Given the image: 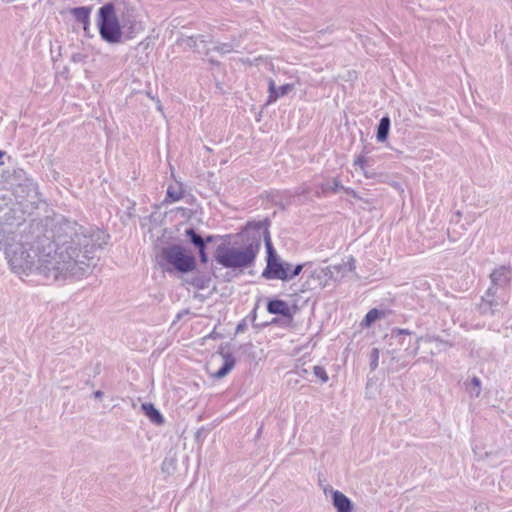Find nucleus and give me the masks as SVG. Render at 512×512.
I'll list each match as a JSON object with an SVG mask.
<instances>
[{
	"label": "nucleus",
	"instance_id": "nucleus-1",
	"mask_svg": "<svg viewBox=\"0 0 512 512\" xmlns=\"http://www.w3.org/2000/svg\"><path fill=\"white\" fill-rule=\"evenodd\" d=\"M39 223L31 226L15 246L5 251L16 273L38 275L47 284L66 279H81L90 272L92 254L106 244L103 231H90L74 220L62 218L42 235Z\"/></svg>",
	"mask_w": 512,
	"mask_h": 512
},
{
	"label": "nucleus",
	"instance_id": "nucleus-2",
	"mask_svg": "<svg viewBox=\"0 0 512 512\" xmlns=\"http://www.w3.org/2000/svg\"><path fill=\"white\" fill-rule=\"evenodd\" d=\"M271 221L265 218L261 221H249L246 223L240 236L244 247L242 249L228 246L226 243L217 245L213 257L217 264L228 269H244L254 265L261 248L262 239L266 248V262L279 258L274 249L269 227Z\"/></svg>",
	"mask_w": 512,
	"mask_h": 512
},
{
	"label": "nucleus",
	"instance_id": "nucleus-3",
	"mask_svg": "<svg viewBox=\"0 0 512 512\" xmlns=\"http://www.w3.org/2000/svg\"><path fill=\"white\" fill-rule=\"evenodd\" d=\"M157 263L164 272L168 273L175 271L188 274L197 269L195 255L185 246L176 243L161 248L157 255Z\"/></svg>",
	"mask_w": 512,
	"mask_h": 512
},
{
	"label": "nucleus",
	"instance_id": "nucleus-4",
	"mask_svg": "<svg viewBox=\"0 0 512 512\" xmlns=\"http://www.w3.org/2000/svg\"><path fill=\"white\" fill-rule=\"evenodd\" d=\"M31 226H36V224L28 223L22 210L9 209L0 218V250L5 252L15 246L20 236L28 234Z\"/></svg>",
	"mask_w": 512,
	"mask_h": 512
},
{
	"label": "nucleus",
	"instance_id": "nucleus-5",
	"mask_svg": "<svg viewBox=\"0 0 512 512\" xmlns=\"http://www.w3.org/2000/svg\"><path fill=\"white\" fill-rule=\"evenodd\" d=\"M97 26L101 39L108 44H118L124 38L122 26L116 15L113 2H108L98 10Z\"/></svg>",
	"mask_w": 512,
	"mask_h": 512
},
{
	"label": "nucleus",
	"instance_id": "nucleus-6",
	"mask_svg": "<svg viewBox=\"0 0 512 512\" xmlns=\"http://www.w3.org/2000/svg\"><path fill=\"white\" fill-rule=\"evenodd\" d=\"M118 19L122 26L125 40H131L144 31V25L139 19L138 11L134 6L125 4L120 11Z\"/></svg>",
	"mask_w": 512,
	"mask_h": 512
},
{
	"label": "nucleus",
	"instance_id": "nucleus-7",
	"mask_svg": "<svg viewBox=\"0 0 512 512\" xmlns=\"http://www.w3.org/2000/svg\"><path fill=\"white\" fill-rule=\"evenodd\" d=\"M504 304L505 299L498 295V290H495V287H489L481 298L479 311L483 315H494Z\"/></svg>",
	"mask_w": 512,
	"mask_h": 512
},
{
	"label": "nucleus",
	"instance_id": "nucleus-8",
	"mask_svg": "<svg viewBox=\"0 0 512 512\" xmlns=\"http://www.w3.org/2000/svg\"><path fill=\"white\" fill-rule=\"evenodd\" d=\"M184 236L187 239V243H195V239L199 241V239L204 243V247L207 248L208 244L214 243L222 240V243H226L229 245L230 235H202L196 228L189 227L185 229Z\"/></svg>",
	"mask_w": 512,
	"mask_h": 512
},
{
	"label": "nucleus",
	"instance_id": "nucleus-9",
	"mask_svg": "<svg viewBox=\"0 0 512 512\" xmlns=\"http://www.w3.org/2000/svg\"><path fill=\"white\" fill-rule=\"evenodd\" d=\"M490 280V287H495V290L506 288L512 281V267L502 265L495 268L490 274Z\"/></svg>",
	"mask_w": 512,
	"mask_h": 512
},
{
	"label": "nucleus",
	"instance_id": "nucleus-10",
	"mask_svg": "<svg viewBox=\"0 0 512 512\" xmlns=\"http://www.w3.org/2000/svg\"><path fill=\"white\" fill-rule=\"evenodd\" d=\"M286 262L281 261L280 258L266 262V267L262 271L261 276L267 280L278 279L287 281V271L285 269Z\"/></svg>",
	"mask_w": 512,
	"mask_h": 512
},
{
	"label": "nucleus",
	"instance_id": "nucleus-11",
	"mask_svg": "<svg viewBox=\"0 0 512 512\" xmlns=\"http://www.w3.org/2000/svg\"><path fill=\"white\" fill-rule=\"evenodd\" d=\"M341 188L343 185L339 177L327 178L315 185V195L319 198L328 197L339 192Z\"/></svg>",
	"mask_w": 512,
	"mask_h": 512
},
{
	"label": "nucleus",
	"instance_id": "nucleus-12",
	"mask_svg": "<svg viewBox=\"0 0 512 512\" xmlns=\"http://www.w3.org/2000/svg\"><path fill=\"white\" fill-rule=\"evenodd\" d=\"M267 311L273 315H280L285 319L291 321L293 319V314L288 303L281 299H270L267 302Z\"/></svg>",
	"mask_w": 512,
	"mask_h": 512
},
{
	"label": "nucleus",
	"instance_id": "nucleus-13",
	"mask_svg": "<svg viewBox=\"0 0 512 512\" xmlns=\"http://www.w3.org/2000/svg\"><path fill=\"white\" fill-rule=\"evenodd\" d=\"M294 84L287 83L284 85H281L279 87L276 86L273 79H269L268 81V99L267 104H271L276 102L279 98L287 95L292 90H294Z\"/></svg>",
	"mask_w": 512,
	"mask_h": 512
},
{
	"label": "nucleus",
	"instance_id": "nucleus-14",
	"mask_svg": "<svg viewBox=\"0 0 512 512\" xmlns=\"http://www.w3.org/2000/svg\"><path fill=\"white\" fill-rule=\"evenodd\" d=\"M220 355L223 357L222 366L213 374L214 378L222 379L234 368L236 359L230 352H223V346L220 347Z\"/></svg>",
	"mask_w": 512,
	"mask_h": 512
},
{
	"label": "nucleus",
	"instance_id": "nucleus-15",
	"mask_svg": "<svg viewBox=\"0 0 512 512\" xmlns=\"http://www.w3.org/2000/svg\"><path fill=\"white\" fill-rule=\"evenodd\" d=\"M332 504L337 512H352L353 502L338 490L332 491Z\"/></svg>",
	"mask_w": 512,
	"mask_h": 512
},
{
	"label": "nucleus",
	"instance_id": "nucleus-16",
	"mask_svg": "<svg viewBox=\"0 0 512 512\" xmlns=\"http://www.w3.org/2000/svg\"><path fill=\"white\" fill-rule=\"evenodd\" d=\"M311 277L316 279L320 286L325 287L329 284L330 281H338L339 276L337 274H333L331 269L327 267L315 269Z\"/></svg>",
	"mask_w": 512,
	"mask_h": 512
},
{
	"label": "nucleus",
	"instance_id": "nucleus-17",
	"mask_svg": "<svg viewBox=\"0 0 512 512\" xmlns=\"http://www.w3.org/2000/svg\"><path fill=\"white\" fill-rule=\"evenodd\" d=\"M92 8L88 6L75 7L70 10L72 16L83 25V30H89Z\"/></svg>",
	"mask_w": 512,
	"mask_h": 512
},
{
	"label": "nucleus",
	"instance_id": "nucleus-18",
	"mask_svg": "<svg viewBox=\"0 0 512 512\" xmlns=\"http://www.w3.org/2000/svg\"><path fill=\"white\" fill-rule=\"evenodd\" d=\"M210 42V40L205 39V36L202 34L192 35V36H182L177 40V43L180 45H185L189 49H193L198 53L203 54V50L198 49V43L206 44Z\"/></svg>",
	"mask_w": 512,
	"mask_h": 512
},
{
	"label": "nucleus",
	"instance_id": "nucleus-19",
	"mask_svg": "<svg viewBox=\"0 0 512 512\" xmlns=\"http://www.w3.org/2000/svg\"><path fill=\"white\" fill-rule=\"evenodd\" d=\"M145 416L156 425H162L165 422V418L161 412L155 407L153 403H143L141 406Z\"/></svg>",
	"mask_w": 512,
	"mask_h": 512
},
{
	"label": "nucleus",
	"instance_id": "nucleus-20",
	"mask_svg": "<svg viewBox=\"0 0 512 512\" xmlns=\"http://www.w3.org/2000/svg\"><path fill=\"white\" fill-rule=\"evenodd\" d=\"M185 282L197 290H204L209 287L211 277L207 274H196L190 278H187Z\"/></svg>",
	"mask_w": 512,
	"mask_h": 512
},
{
	"label": "nucleus",
	"instance_id": "nucleus-21",
	"mask_svg": "<svg viewBox=\"0 0 512 512\" xmlns=\"http://www.w3.org/2000/svg\"><path fill=\"white\" fill-rule=\"evenodd\" d=\"M184 197V189L181 183L169 185L166 191L164 203H173L181 200Z\"/></svg>",
	"mask_w": 512,
	"mask_h": 512
},
{
	"label": "nucleus",
	"instance_id": "nucleus-22",
	"mask_svg": "<svg viewBox=\"0 0 512 512\" xmlns=\"http://www.w3.org/2000/svg\"><path fill=\"white\" fill-rule=\"evenodd\" d=\"M391 120L388 115L383 116L377 125L376 139L378 142H385L389 136Z\"/></svg>",
	"mask_w": 512,
	"mask_h": 512
},
{
	"label": "nucleus",
	"instance_id": "nucleus-23",
	"mask_svg": "<svg viewBox=\"0 0 512 512\" xmlns=\"http://www.w3.org/2000/svg\"><path fill=\"white\" fill-rule=\"evenodd\" d=\"M384 312L382 310H379L377 308H373L368 311V313L365 315L361 322V326L363 327H370L374 322L384 317Z\"/></svg>",
	"mask_w": 512,
	"mask_h": 512
},
{
	"label": "nucleus",
	"instance_id": "nucleus-24",
	"mask_svg": "<svg viewBox=\"0 0 512 512\" xmlns=\"http://www.w3.org/2000/svg\"><path fill=\"white\" fill-rule=\"evenodd\" d=\"M234 50V45L231 42L217 43L213 48L203 49V54L208 56L210 51H216L222 55L228 54Z\"/></svg>",
	"mask_w": 512,
	"mask_h": 512
},
{
	"label": "nucleus",
	"instance_id": "nucleus-25",
	"mask_svg": "<svg viewBox=\"0 0 512 512\" xmlns=\"http://www.w3.org/2000/svg\"><path fill=\"white\" fill-rule=\"evenodd\" d=\"M189 244L197 250L200 263L206 265L209 262V256L207 248L204 247V243L200 239L199 241L195 239V243Z\"/></svg>",
	"mask_w": 512,
	"mask_h": 512
},
{
	"label": "nucleus",
	"instance_id": "nucleus-26",
	"mask_svg": "<svg viewBox=\"0 0 512 512\" xmlns=\"http://www.w3.org/2000/svg\"><path fill=\"white\" fill-rule=\"evenodd\" d=\"M456 215L458 217L457 222H459V218L461 216L460 212L457 211ZM457 224L458 223H456L454 226H449L447 229V236H448L449 241H451V242L458 241L460 236L462 235V231L457 230Z\"/></svg>",
	"mask_w": 512,
	"mask_h": 512
},
{
	"label": "nucleus",
	"instance_id": "nucleus-27",
	"mask_svg": "<svg viewBox=\"0 0 512 512\" xmlns=\"http://www.w3.org/2000/svg\"><path fill=\"white\" fill-rule=\"evenodd\" d=\"M412 332L408 329H402V328H393L391 330V338L392 339H398V343L401 345H404V338L402 336H410Z\"/></svg>",
	"mask_w": 512,
	"mask_h": 512
},
{
	"label": "nucleus",
	"instance_id": "nucleus-28",
	"mask_svg": "<svg viewBox=\"0 0 512 512\" xmlns=\"http://www.w3.org/2000/svg\"><path fill=\"white\" fill-rule=\"evenodd\" d=\"M270 201L276 205V206H279L281 209H285L286 206L288 205V201H284L283 200V193L279 192V191H275V192H271L270 194Z\"/></svg>",
	"mask_w": 512,
	"mask_h": 512
},
{
	"label": "nucleus",
	"instance_id": "nucleus-29",
	"mask_svg": "<svg viewBox=\"0 0 512 512\" xmlns=\"http://www.w3.org/2000/svg\"><path fill=\"white\" fill-rule=\"evenodd\" d=\"M380 351L378 348H372L369 354V366L370 370L374 371L378 367Z\"/></svg>",
	"mask_w": 512,
	"mask_h": 512
},
{
	"label": "nucleus",
	"instance_id": "nucleus-30",
	"mask_svg": "<svg viewBox=\"0 0 512 512\" xmlns=\"http://www.w3.org/2000/svg\"><path fill=\"white\" fill-rule=\"evenodd\" d=\"M331 269L333 274H337L339 276V280L342 279L346 274L347 265H344L343 262L335 265L328 266Z\"/></svg>",
	"mask_w": 512,
	"mask_h": 512
},
{
	"label": "nucleus",
	"instance_id": "nucleus-31",
	"mask_svg": "<svg viewBox=\"0 0 512 512\" xmlns=\"http://www.w3.org/2000/svg\"><path fill=\"white\" fill-rule=\"evenodd\" d=\"M313 373L317 378L321 380L322 383L328 382L329 377L324 367L318 365L314 366Z\"/></svg>",
	"mask_w": 512,
	"mask_h": 512
},
{
	"label": "nucleus",
	"instance_id": "nucleus-32",
	"mask_svg": "<svg viewBox=\"0 0 512 512\" xmlns=\"http://www.w3.org/2000/svg\"><path fill=\"white\" fill-rule=\"evenodd\" d=\"M307 264L308 263H302L292 266L291 272H287V281L298 276L302 272V270L307 266Z\"/></svg>",
	"mask_w": 512,
	"mask_h": 512
},
{
	"label": "nucleus",
	"instance_id": "nucleus-33",
	"mask_svg": "<svg viewBox=\"0 0 512 512\" xmlns=\"http://www.w3.org/2000/svg\"><path fill=\"white\" fill-rule=\"evenodd\" d=\"M423 339V337H419L417 338L416 342H415V345L411 348L410 346H407L405 348V355L407 357H415L417 354H418V351H419V348H420V341Z\"/></svg>",
	"mask_w": 512,
	"mask_h": 512
},
{
	"label": "nucleus",
	"instance_id": "nucleus-34",
	"mask_svg": "<svg viewBox=\"0 0 512 512\" xmlns=\"http://www.w3.org/2000/svg\"><path fill=\"white\" fill-rule=\"evenodd\" d=\"M344 265H347L346 272H352L356 269V260L353 256L348 258L347 262H343Z\"/></svg>",
	"mask_w": 512,
	"mask_h": 512
},
{
	"label": "nucleus",
	"instance_id": "nucleus-35",
	"mask_svg": "<svg viewBox=\"0 0 512 512\" xmlns=\"http://www.w3.org/2000/svg\"><path fill=\"white\" fill-rule=\"evenodd\" d=\"M429 341H436V342H439L441 345L443 346H448V347H451L452 346V343H450L449 341L447 340H443L441 339L439 336H431V337H428L427 338Z\"/></svg>",
	"mask_w": 512,
	"mask_h": 512
},
{
	"label": "nucleus",
	"instance_id": "nucleus-36",
	"mask_svg": "<svg viewBox=\"0 0 512 512\" xmlns=\"http://www.w3.org/2000/svg\"><path fill=\"white\" fill-rule=\"evenodd\" d=\"M340 191H344L346 194L352 196L353 198H360L358 196V193L353 188L343 186V188H341Z\"/></svg>",
	"mask_w": 512,
	"mask_h": 512
},
{
	"label": "nucleus",
	"instance_id": "nucleus-37",
	"mask_svg": "<svg viewBox=\"0 0 512 512\" xmlns=\"http://www.w3.org/2000/svg\"><path fill=\"white\" fill-rule=\"evenodd\" d=\"M471 384L477 388V391H476V396H479L480 394V391H481V381L478 377L474 376L472 379H471Z\"/></svg>",
	"mask_w": 512,
	"mask_h": 512
},
{
	"label": "nucleus",
	"instance_id": "nucleus-38",
	"mask_svg": "<svg viewBox=\"0 0 512 512\" xmlns=\"http://www.w3.org/2000/svg\"><path fill=\"white\" fill-rule=\"evenodd\" d=\"M365 164H366V158L364 156H359L354 161V165L359 166L362 170L365 169Z\"/></svg>",
	"mask_w": 512,
	"mask_h": 512
},
{
	"label": "nucleus",
	"instance_id": "nucleus-39",
	"mask_svg": "<svg viewBox=\"0 0 512 512\" xmlns=\"http://www.w3.org/2000/svg\"><path fill=\"white\" fill-rule=\"evenodd\" d=\"M246 327H247V324H246V319H243L241 322L238 323V325L236 326V333H241V332H244L246 330Z\"/></svg>",
	"mask_w": 512,
	"mask_h": 512
},
{
	"label": "nucleus",
	"instance_id": "nucleus-40",
	"mask_svg": "<svg viewBox=\"0 0 512 512\" xmlns=\"http://www.w3.org/2000/svg\"><path fill=\"white\" fill-rule=\"evenodd\" d=\"M85 56L81 53H74L71 56V60L75 63L82 62L84 60Z\"/></svg>",
	"mask_w": 512,
	"mask_h": 512
},
{
	"label": "nucleus",
	"instance_id": "nucleus-41",
	"mask_svg": "<svg viewBox=\"0 0 512 512\" xmlns=\"http://www.w3.org/2000/svg\"><path fill=\"white\" fill-rule=\"evenodd\" d=\"M104 393L101 390H97L93 393V396L97 399H101L103 397Z\"/></svg>",
	"mask_w": 512,
	"mask_h": 512
},
{
	"label": "nucleus",
	"instance_id": "nucleus-42",
	"mask_svg": "<svg viewBox=\"0 0 512 512\" xmlns=\"http://www.w3.org/2000/svg\"><path fill=\"white\" fill-rule=\"evenodd\" d=\"M208 62L213 66H220V62L218 60H215L213 58H209Z\"/></svg>",
	"mask_w": 512,
	"mask_h": 512
},
{
	"label": "nucleus",
	"instance_id": "nucleus-43",
	"mask_svg": "<svg viewBox=\"0 0 512 512\" xmlns=\"http://www.w3.org/2000/svg\"><path fill=\"white\" fill-rule=\"evenodd\" d=\"M364 172V175L367 177V178H372L374 176V173H370V171L366 170V168L364 170H362Z\"/></svg>",
	"mask_w": 512,
	"mask_h": 512
},
{
	"label": "nucleus",
	"instance_id": "nucleus-44",
	"mask_svg": "<svg viewBox=\"0 0 512 512\" xmlns=\"http://www.w3.org/2000/svg\"><path fill=\"white\" fill-rule=\"evenodd\" d=\"M256 310H257V306L252 310V312L250 314L252 321H255V319H256Z\"/></svg>",
	"mask_w": 512,
	"mask_h": 512
},
{
	"label": "nucleus",
	"instance_id": "nucleus-45",
	"mask_svg": "<svg viewBox=\"0 0 512 512\" xmlns=\"http://www.w3.org/2000/svg\"><path fill=\"white\" fill-rule=\"evenodd\" d=\"M285 269H286V271H287V272H291V270H292V264H290V263L286 262Z\"/></svg>",
	"mask_w": 512,
	"mask_h": 512
},
{
	"label": "nucleus",
	"instance_id": "nucleus-46",
	"mask_svg": "<svg viewBox=\"0 0 512 512\" xmlns=\"http://www.w3.org/2000/svg\"><path fill=\"white\" fill-rule=\"evenodd\" d=\"M4 155H5V152L0 150V165L3 164L2 158H3Z\"/></svg>",
	"mask_w": 512,
	"mask_h": 512
},
{
	"label": "nucleus",
	"instance_id": "nucleus-47",
	"mask_svg": "<svg viewBox=\"0 0 512 512\" xmlns=\"http://www.w3.org/2000/svg\"><path fill=\"white\" fill-rule=\"evenodd\" d=\"M84 32H85L86 36L91 37V35H90V29H89V30H84Z\"/></svg>",
	"mask_w": 512,
	"mask_h": 512
},
{
	"label": "nucleus",
	"instance_id": "nucleus-48",
	"mask_svg": "<svg viewBox=\"0 0 512 512\" xmlns=\"http://www.w3.org/2000/svg\"><path fill=\"white\" fill-rule=\"evenodd\" d=\"M267 325H268V323H264V324H261V325H255V326H256V327H265V326H267Z\"/></svg>",
	"mask_w": 512,
	"mask_h": 512
},
{
	"label": "nucleus",
	"instance_id": "nucleus-49",
	"mask_svg": "<svg viewBox=\"0 0 512 512\" xmlns=\"http://www.w3.org/2000/svg\"><path fill=\"white\" fill-rule=\"evenodd\" d=\"M476 512H483V510H480V507H475Z\"/></svg>",
	"mask_w": 512,
	"mask_h": 512
},
{
	"label": "nucleus",
	"instance_id": "nucleus-50",
	"mask_svg": "<svg viewBox=\"0 0 512 512\" xmlns=\"http://www.w3.org/2000/svg\"><path fill=\"white\" fill-rule=\"evenodd\" d=\"M270 323H271V324H275V323H277V319H276V318H274Z\"/></svg>",
	"mask_w": 512,
	"mask_h": 512
},
{
	"label": "nucleus",
	"instance_id": "nucleus-51",
	"mask_svg": "<svg viewBox=\"0 0 512 512\" xmlns=\"http://www.w3.org/2000/svg\"><path fill=\"white\" fill-rule=\"evenodd\" d=\"M407 364H408V362L403 361L401 365H402V367H405Z\"/></svg>",
	"mask_w": 512,
	"mask_h": 512
},
{
	"label": "nucleus",
	"instance_id": "nucleus-52",
	"mask_svg": "<svg viewBox=\"0 0 512 512\" xmlns=\"http://www.w3.org/2000/svg\"><path fill=\"white\" fill-rule=\"evenodd\" d=\"M181 317H183V314H182V313H179V314L177 315V319H180Z\"/></svg>",
	"mask_w": 512,
	"mask_h": 512
},
{
	"label": "nucleus",
	"instance_id": "nucleus-53",
	"mask_svg": "<svg viewBox=\"0 0 512 512\" xmlns=\"http://www.w3.org/2000/svg\"><path fill=\"white\" fill-rule=\"evenodd\" d=\"M209 337H210V338H215V334H214V333H211V334L209 335Z\"/></svg>",
	"mask_w": 512,
	"mask_h": 512
},
{
	"label": "nucleus",
	"instance_id": "nucleus-54",
	"mask_svg": "<svg viewBox=\"0 0 512 512\" xmlns=\"http://www.w3.org/2000/svg\"><path fill=\"white\" fill-rule=\"evenodd\" d=\"M459 228H460L461 230H465V228H464V226H463V225H460V226H459Z\"/></svg>",
	"mask_w": 512,
	"mask_h": 512
},
{
	"label": "nucleus",
	"instance_id": "nucleus-55",
	"mask_svg": "<svg viewBox=\"0 0 512 512\" xmlns=\"http://www.w3.org/2000/svg\"><path fill=\"white\" fill-rule=\"evenodd\" d=\"M426 361L425 357L420 358L418 361Z\"/></svg>",
	"mask_w": 512,
	"mask_h": 512
}]
</instances>
